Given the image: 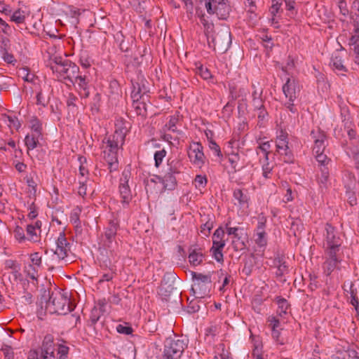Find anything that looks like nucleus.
Masks as SVG:
<instances>
[{"instance_id": "obj_35", "label": "nucleus", "mask_w": 359, "mask_h": 359, "mask_svg": "<svg viewBox=\"0 0 359 359\" xmlns=\"http://www.w3.org/2000/svg\"><path fill=\"white\" fill-rule=\"evenodd\" d=\"M26 18V13L25 11L18 9L15 11L12 15L11 14V21L16 24H22L25 22Z\"/></svg>"}, {"instance_id": "obj_16", "label": "nucleus", "mask_w": 359, "mask_h": 359, "mask_svg": "<svg viewBox=\"0 0 359 359\" xmlns=\"http://www.w3.org/2000/svg\"><path fill=\"white\" fill-rule=\"evenodd\" d=\"M300 89L298 82L294 79L288 78L285 83L283 86V92L289 101H294Z\"/></svg>"}, {"instance_id": "obj_42", "label": "nucleus", "mask_w": 359, "mask_h": 359, "mask_svg": "<svg viewBox=\"0 0 359 359\" xmlns=\"http://www.w3.org/2000/svg\"><path fill=\"white\" fill-rule=\"evenodd\" d=\"M79 161L80 162L79 172L80 177L79 180H84L86 177L88 180L89 172L88 170L83 165L84 163H86V158L83 156H79Z\"/></svg>"}, {"instance_id": "obj_28", "label": "nucleus", "mask_w": 359, "mask_h": 359, "mask_svg": "<svg viewBox=\"0 0 359 359\" xmlns=\"http://www.w3.org/2000/svg\"><path fill=\"white\" fill-rule=\"evenodd\" d=\"M159 180L163 184V187L165 189H174L177 184L175 175L171 173H168L167 172L163 175V177H159Z\"/></svg>"}, {"instance_id": "obj_49", "label": "nucleus", "mask_w": 359, "mask_h": 359, "mask_svg": "<svg viewBox=\"0 0 359 359\" xmlns=\"http://www.w3.org/2000/svg\"><path fill=\"white\" fill-rule=\"evenodd\" d=\"M231 245L233 250L236 252L241 251L245 248V243L241 239V235H238V237H233Z\"/></svg>"}, {"instance_id": "obj_14", "label": "nucleus", "mask_w": 359, "mask_h": 359, "mask_svg": "<svg viewBox=\"0 0 359 359\" xmlns=\"http://www.w3.org/2000/svg\"><path fill=\"white\" fill-rule=\"evenodd\" d=\"M204 32L207 36L208 43H212L214 46L219 43L222 37L226 40L227 46L231 42V32L228 30L217 33L215 36L214 35V25L212 22L204 27Z\"/></svg>"}, {"instance_id": "obj_37", "label": "nucleus", "mask_w": 359, "mask_h": 359, "mask_svg": "<svg viewBox=\"0 0 359 359\" xmlns=\"http://www.w3.org/2000/svg\"><path fill=\"white\" fill-rule=\"evenodd\" d=\"M3 120L4 122L8 123V126L9 128H13L16 130L20 128L21 124L18 120V118L16 116H12L7 114H3L2 115Z\"/></svg>"}, {"instance_id": "obj_63", "label": "nucleus", "mask_w": 359, "mask_h": 359, "mask_svg": "<svg viewBox=\"0 0 359 359\" xmlns=\"http://www.w3.org/2000/svg\"><path fill=\"white\" fill-rule=\"evenodd\" d=\"M252 92L251 95L252 100L262 98V88H257L255 83H252Z\"/></svg>"}, {"instance_id": "obj_41", "label": "nucleus", "mask_w": 359, "mask_h": 359, "mask_svg": "<svg viewBox=\"0 0 359 359\" xmlns=\"http://www.w3.org/2000/svg\"><path fill=\"white\" fill-rule=\"evenodd\" d=\"M30 125L33 134L41 136L42 131L41 122L37 118H33L30 121Z\"/></svg>"}, {"instance_id": "obj_5", "label": "nucleus", "mask_w": 359, "mask_h": 359, "mask_svg": "<svg viewBox=\"0 0 359 359\" xmlns=\"http://www.w3.org/2000/svg\"><path fill=\"white\" fill-rule=\"evenodd\" d=\"M323 247L326 252H339L343 243L340 232L330 224L327 223L323 233Z\"/></svg>"}, {"instance_id": "obj_33", "label": "nucleus", "mask_w": 359, "mask_h": 359, "mask_svg": "<svg viewBox=\"0 0 359 359\" xmlns=\"http://www.w3.org/2000/svg\"><path fill=\"white\" fill-rule=\"evenodd\" d=\"M40 268H35L34 265L28 264L25 266L24 272L26 276L33 281H38L39 278V269Z\"/></svg>"}, {"instance_id": "obj_15", "label": "nucleus", "mask_w": 359, "mask_h": 359, "mask_svg": "<svg viewBox=\"0 0 359 359\" xmlns=\"http://www.w3.org/2000/svg\"><path fill=\"white\" fill-rule=\"evenodd\" d=\"M310 135L314 142L313 153L324 152L327 147V138L325 133L320 129L313 130Z\"/></svg>"}, {"instance_id": "obj_2", "label": "nucleus", "mask_w": 359, "mask_h": 359, "mask_svg": "<svg viewBox=\"0 0 359 359\" xmlns=\"http://www.w3.org/2000/svg\"><path fill=\"white\" fill-rule=\"evenodd\" d=\"M55 249L51 250V258L46 262L48 270L53 271L57 266H60L62 262H67V257L71 253V244L68 242L64 231L59 233L55 241Z\"/></svg>"}, {"instance_id": "obj_6", "label": "nucleus", "mask_w": 359, "mask_h": 359, "mask_svg": "<svg viewBox=\"0 0 359 359\" xmlns=\"http://www.w3.org/2000/svg\"><path fill=\"white\" fill-rule=\"evenodd\" d=\"M194 285L191 290L197 297L203 298L209 294L211 287V274H202L197 272H191Z\"/></svg>"}, {"instance_id": "obj_20", "label": "nucleus", "mask_w": 359, "mask_h": 359, "mask_svg": "<svg viewBox=\"0 0 359 359\" xmlns=\"http://www.w3.org/2000/svg\"><path fill=\"white\" fill-rule=\"evenodd\" d=\"M233 199L236 201L234 202L236 205L240 208L247 209L249 207L250 197L247 190L241 189H236L233 192Z\"/></svg>"}, {"instance_id": "obj_34", "label": "nucleus", "mask_w": 359, "mask_h": 359, "mask_svg": "<svg viewBox=\"0 0 359 359\" xmlns=\"http://www.w3.org/2000/svg\"><path fill=\"white\" fill-rule=\"evenodd\" d=\"M345 196L346 198L347 203L351 206H354L358 203V199L356 197V191L355 189H351L350 187H346Z\"/></svg>"}, {"instance_id": "obj_26", "label": "nucleus", "mask_w": 359, "mask_h": 359, "mask_svg": "<svg viewBox=\"0 0 359 359\" xmlns=\"http://www.w3.org/2000/svg\"><path fill=\"white\" fill-rule=\"evenodd\" d=\"M259 162L262 166V176L265 179H270L272 176L274 164L269 161V158H259Z\"/></svg>"}, {"instance_id": "obj_50", "label": "nucleus", "mask_w": 359, "mask_h": 359, "mask_svg": "<svg viewBox=\"0 0 359 359\" xmlns=\"http://www.w3.org/2000/svg\"><path fill=\"white\" fill-rule=\"evenodd\" d=\"M131 177V168L130 165L125 168L121 173V177L119 180V184H128L129 180Z\"/></svg>"}, {"instance_id": "obj_23", "label": "nucleus", "mask_w": 359, "mask_h": 359, "mask_svg": "<svg viewBox=\"0 0 359 359\" xmlns=\"http://www.w3.org/2000/svg\"><path fill=\"white\" fill-rule=\"evenodd\" d=\"M337 252H334V253H332V252H327L329 257L324 262L323 269L327 275L330 274L334 271L339 263V259L337 256Z\"/></svg>"}, {"instance_id": "obj_55", "label": "nucleus", "mask_w": 359, "mask_h": 359, "mask_svg": "<svg viewBox=\"0 0 359 359\" xmlns=\"http://www.w3.org/2000/svg\"><path fill=\"white\" fill-rule=\"evenodd\" d=\"M303 229V224L299 219H296L291 223V230L293 231L294 236H297Z\"/></svg>"}, {"instance_id": "obj_46", "label": "nucleus", "mask_w": 359, "mask_h": 359, "mask_svg": "<svg viewBox=\"0 0 359 359\" xmlns=\"http://www.w3.org/2000/svg\"><path fill=\"white\" fill-rule=\"evenodd\" d=\"M257 118H258V125L259 127H262L268 121V112L265 107L262 108L260 109H257Z\"/></svg>"}, {"instance_id": "obj_51", "label": "nucleus", "mask_w": 359, "mask_h": 359, "mask_svg": "<svg viewBox=\"0 0 359 359\" xmlns=\"http://www.w3.org/2000/svg\"><path fill=\"white\" fill-rule=\"evenodd\" d=\"M254 269V261L252 258H249L246 259L244 262V266L242 269V273L245 274L246 276H249L251 275Z\"/></svg>"}, {"instance_id": "obj_62", "label": "nucleus", "mask_w": 359, "mask_h": 359, "mask_svg": "<svg viewBox=\"0 0 359 359\" xmlns=\"http://www.w3.org/2000/svg\"><path fill=\"white\" fill-rule=\"evenodd\" d=\"M208 147L212 151L213 154L219 158L222 157V151L219 146L216 143L215 141H210L208 143Z\"/></svg>"}, {"instance_id": "obj_10", "label": "nucleus", "mask_w": 359, "mask_h": 359, "mask_svg": "<svg viewBox=\"0 0 359 359\" xmlns=\"http://www.w3.org/2000/svg\"><path fill=\"white\" fill-rule=\"evenodd\" d=\"M224 231L222 227L217 229L212 235V246L210 249L212 256L218 262H224L223 248L226 245L224 240Z\"/></svg>"}, {"instance_id": "obj_32", "label": "nucleus", "mask_w": 359, "mask_h": 359, "mask_svg": "<svg viewBox=\"0 0 359 359\" xmlns=\"http://www.w3.org/2000/svg\"><path fill=\"white\" fill-rule=\"evenodd\" d=\"M271 144L269 141L259 143L256 149V153L259 158H269L270 154Z\"/></svg>"}, {"instance_id": "obj_7", "label": "nucleus", "mask_w": 359, "mask_h": 359, "mask_svg": "<svg viewBox=\"0 0 359 359\" xmlns=\"http://www.w3.org/2000/svg\"><path fill=\"white\" fill-rule=\"evenodd\" d=\"M276 154L279 155L284 163H292L294 157L292 150L288 147V134L281 130L276 138Z\"/></svg>"}, {"instance_id": "obj_24", "label": "nucleus", "mask_w": 359, "mask_h": 359, "mask_svg": "<svg viewBox=\"0 0 359 359\" xmlns=\"http://www.w3.org/2000/svg\"><path fill=\"white\" fill-rule=\"evenodd\" d=\"M204 255L201 249L190 248L188 256L189 262L192 266L200 265L203 260Z\"/></svg>"}, {"instance_id": "obj_58", "label": "nucleus", "mask_w": 359, "mask_h": 359, "mask_svg": "<svg viewBox=\"0 0 359 359\" xmlns=\"http://www.w3.org/2000/svg\"><path fill=\"white\" fill-rule=\"evenodd\" d=\"M283 0H271V6L270 8V13L273 17L280 11Z\"/></svg>"}, {"instance_id": "obj_54", "label": "nucleus", "mask_w": 359, "mask_h": 359, "mask_svg": "<svg viewBox=\"0 0 359 359\" xmlns=\"http://www.w3.org/2000/svg\"><path fill=\"white\" fill-rule=\"evenodd\" d=\"M167 151L163 149L161 150L156 151L154 153V161H155V166L159 167L162 163L163 158L166 156Z\"/></svg>"}, {"instance_id": "obj_13", "label": "nucleus", "mask_w": 359, "mask_h": 359, "mask_svg": "<svg viewBox=\"0 0 359 359\" xmlns=\"http://www.w3.org/2000/svg\"><path fill=\"white\" fill-rule=\"evenodd\" d=\"M188 156L190 161L196 167L202 168L205 162L203 147L198 142H192L189 146Z\"/></svg>"}, {"instance_id": "obj_29", "label": "nucleus", "mask_w": 359, "mask_h": 359, "mask_svg": "<svg viewBox=\"0 0 359 359\" xmlns=\"http://www.w3.org/2000/svg\"><path fill=\"white\" fill-rule=\"evenodd\" d=\"M275 300L278 304V315L280 317H284L287 314V310L290 308L288 302L285 298L281 297H276Z\"/></svg>"}, {"instance_id": "obj_8", "label": "nucleus", "mask_w": 359, "mask_h": 359, "mask_svg": "<svg viewBox=\"0 0 359 359\" xmlns=\"http://www.w3.org/2000/svg\"><path fill=\"white\" fill-rule=\"evenodd\" d=\"M187 343L180 339H167L165 344L163 356L166 359H179L185 348Z\"/></svg>"}, {"instance_id": "obj_60", "label": "nucleus", "mask_w": 359, "mask_h": 359, "mask_svg": "<svg viewBox=\"0 0 359 359\" xmlns=\"http://www.w3.org/2000/svg\"><path fill=\"white\" fill-rule=\"evenodd\" d=\"M81 212V208L79 206L74 208L70 214L69 219L72 224L78 223L80 222V214Z\"/></svg>"}, {"instance_id": "obj_30", "label": "nucleus", "mask_w": 359, "mask_h": 359, "mask_svg": "<svg viewBox=\"0 0 359 359\" xmlns=\"http://www.w3.org/2000/svg\"><path fill=\"white\" fill-rule=\"evenodd\" d=\"M119 193L123 205H128L132 199V194L129 184H119Z\"/></svg>"}, {"instance_id": "obj_11", "label": "nucleus", "mask_w": 359, "mask_h": 359, "mask_svg": "<svg viewBox=\"0 0 359 359\" xmlns=\"http://www.w3.org/2000/svg\"><path fill=\"white\" fill-rule=\"evenodd\" d=\"M119 227L118 219L113 218L109 220L108 225L104 231V247L109 251L111 256L114 254V243L116 245L115 238Z\"/></svg>"}, {"instance_id": "obj_9", "label": "nucleus", "mask_w": 359, "mask_h": 359, "mask_svg": "<svg viewBox=\"0 0 359 359\" xmlns=\"http://www.w3.org/2000/svg\"><path fill=\"white\" fill-rule=\"evenodd\" d=\"M205 6L209 14L215 13L222 20L226 19L231 11L228 0H208L205 1Z\"/></svg>"}, {"instance_id": "obj_4", "label": "nucleus", "mask_w": 359, "mask_h": 359, "mask_svg": "<svg viewBox=\"0 0 359 359\" xmlns=\"http://www.w3.org/2000/svg\"><path fill=\"white\" fill-rule=\"evenodd\" d=\"M53 72L57 73L60 76L63 77L70 82H73L74 78L80 72L79 67L72 61L61 57H55L54 64L50 65Z\"/></svg>"}, {"instance_id": "obj_22", "label": "nucleus", "mask_w": 359, "mask_h": 359, "mask_svg": "<svg viewBox=\"0 0 359 359\" xmlns=\"http://www.w3.org/2000/svg\"><path fill=\"white\" fill-rule=\"evenodd\" d=\"M273 264V266L277 269L276 271V277L279 278L280 281L285 282V279H283V277L289 272L287 263L282 257H278L274 259Z\"/></svg>"}, {"instance_id": "obj_48", "label": "nucleus", "mask_w": 359, "mask_h": 359, "mask_svg": "<svg viewBox=\"0 0 359 359\" xmlns=\"http://www.w3.org/2000/svg\"><path fill=\"white\" fill-rule=\"evenodd\" d=\"M255 242L260 248H264L267 245V234L262 233H255Z\"/></svg>"}, {"instance_id": "obj_59", "label": "nucleus", "mask_w": 359, "mask_h": 359, "mask_svg": "<svg viewBox=\"0 0 359 359\" xmlns=\"http://www.w3.org/2000/svg\"><path fill=\"white\" fill-rule=\"evenodd\" d=\"M69 348L65 345L60 344L57 349L58 359H67L68 357Z\"/></svg>"}, {"instance_id": "obj_12", "label": "nucleus", "mask_w": 359, "mask_h": 359, "mask_svg": "<svg viewBox=\"0 0 359 359\" xmlns=\"http://www.w3.org/2000/svg\"><path fill=\"white\" fill-rule=\"evenodd\" d=\"M131 82L133 86L131 92L132 99L148 97V93L149 92V83L141 74H138L137 78L133 79Z\"/></svg>"}, {"instance_id": "obj_56", "label": "nucleus", "mask_w": 359, "mask_h": 359, "mask_svg": "<svg viewBox=\"0 0 359 359\" xmlns=\"http://www.w3.org/2000/svg\"><path fill=\"white\" fill-rule=\"evenodd\" d=\"M29 257L32 262V264H29L30 265H34L35 268H41L42 264V259L39 252L31 254Z\"/></svg>"}, {"instance_id": "obj_19", "label": "nucleus", "mask_w": 359, "mask_h": 359, "mask_svg": "<svg viewBox=\"0 0 359 359\" xmlns=\"http://www.w3.org/2000/svg\"><path fill=\"white\" fill-rule=\"evenodd\" d=\"M129 123L125 121L123 118H118L115 122V131L112 135L109 137L119 141L120 142H125L126 134L128 132V125Z\"/></svg>"}, {"instance_id": "obj_47", "label": "nucleus", "mask_w": 359, "mask_h": 359, "mask_svg": "<svg viewBox=\"0 0 359 359\" xmlns=\"http://www.w3.org/2000/svg\"><path fill=\"white\" fill-rule=\"evenodd\" d=\"M314 154L319 168H321V167H327L330 160L327 157V156L324 154L323 152Z\"/></svg>"}, {"instance_id": "obj_25", "label": "nucleus", "mask_w": 359, "mask_h": 359, "mask_svg": "<svg viewBox=\"0 0 359 359\" xmlns=\"http://www.w3.org/2000/svg\"><path fill=\"white\" fill-rule=\"evenodd\" d=\"M133 100V107L134 108L136 114L139 116H147V101L148 97L144 99L137 97V99Z\"/></svg>"}, {"instance_id": "obj_21", "label": "nucleus", "mask_w": 359, "mask_h": 359, "mask_svg": "<svg viewBox=\"0 0 359 359\" xmlns=\"http://www.w3.org/2000/svg\"><path fill=\"white\" fill-rule=\"evenodd\" d=\"M319 172L316 175V181L319 185V188L323 191L327 189L330 184L329 176L330 172L328 167H321L319 168Z\"/></svg>"}, {"instance_id": "obj_44", "label": "nucleus", "mask_w": 359, "mask_h": 359, "mask_svg": "<svg viewBox=\"0 0 359 359\" xmlns=\"http://www.w3.org/2000/svg\"><path fill=\"white\" fill-rule=\"evenodd\" d=\"M41 350L54 351L53 337L51 334H46L44 337Z\"/></svg>"}, {"instance_id": "obj_45", "label": "nucleus", "mask_w": 359, "mask_h": 359, "mask_svg": "<svg viewBox=\"0 0 359 359\" xmlns=\"http://www.w3.org/2000/svg\"><path fill=\"white\" fill-rule=\"evenodd\" d=\"M207 183H208V179L205 175H197L195 177L194 184H195V187L197 189L201 190V189H204L206 187Z\"/></svg>"}, {"instance_id": "obj_40", "label": "nucleus", "mask_w": 359, "mask_h": 359, "mask_svg": "<svg viewBox=\"0 0 359 359\" xmlns=\"http://www.w3.org/2000/svg\"><path fill=\"white\" fill-rule=\"evenodd\" d=\"M79 63L84 68L91 66L92 59L86 50H81L80 53Z\"/></svg>"}, {"instance_id": "obj_27", "label": "nucleus", "mask_w": 359, "mask_h": 359, "mask_svg": "<svg viewBox=\"0 0 359 359\" xmlns=\"http://www.w3.org/2000/svg\"><path fill=\"white\" fill-rule=\"evenodd\" d=\"M340 114L344 126H353V119L348 107L344 103L339 104Z\"/></svg>"}, {"instance_id": "obj_61", "label": "nucleus", "mask_w": 359, "mask_h": 359, "mask_svg": "<svg viewBox=\"0 0 359 359\" xmlns=\"http://www.w3.org/2000/svg\"><path fill=\"white\" fill-rule=\"evenodd\" d=\"M100 316H101L100 311L97 309L94 308L93 309H92L90 316V320H89L90 325L94 326L97 323V321L100 320Z\"/></svg>"}, {"instance_id": "obj_39", "label": "nucleus", "mask_w": 359, "mask_h": 359, "mask_svg": "<svg viewBox=\"0 0 359 359\" xmlns=\"http://www.w3.org/2000/svg\"><path fill=\"white\" fill-rule=\"evenodd\" d=\"M350 303L353 306L357 315L359 316V291L357 290L351 289L350 292Z\"/></svg>"}, {"instance_id": "obj_57", "label": "nucleus", "mask_w": 359, "mask_h": 359, "mask_svg": "<svg viewBox=\"0 0 359 359\" xmlns=\"http://www.w3.org/2000/svg\"><path fill=\"white\" fill-rule=\"evenodd\" d=\"M13 233L14 237L19 243H23L26 241L27 238L25 237L24 229L21 226H17Z\"/></svg>"}, {"instance_id": "obj_53", "label": "nucleus", "mask_w": 359, "mask_h": 359, "mask_svg": "<svg viewBox=\"0 0 359 359\" xmlns=\"http://www.w3.org/2000/svg\"><path fill=\"white\" fill-rule=\"evenodd\" d=\"M332 62L334 70L338 71L339 72H346V69L345 66L343 65V62L340 57H334L332 58Z\"/></svg>"}, {"instance_id": "obj_17", "label": "nucleus", "mask_w": 359, "mask_h": 359, "mask_svg": "<svg viewBox=\"0 0 359 359\" xmlns=\"http://www.w3.org/2000/svg\"><path fill=\"white\" fill-rule=\"evenodd\" d=\"M183 117L180 114V112L176 111L173 115L169 116L167 118V122L162 127L164 131H170L177 135H182V130L178 129Z\"/></svg>"}, {"instance_id": "obj_1", "label": "nucleus", "mask_w": 359, "mask_h": 359, "mask_svg": "<svg viewBox=\"0 0 359 359\" xmlns=\"http://www.w3.org/2000/svg\"><path fill=\"white\" fill-rule=\"evenodd\" d=\"M40 304L41 309L44 307L45 311L50 314L66 315L74 310L68 293L59 290L51 293L44 291Z\"/></svg>"}, {"instance_id": "obj_43", "label": "nucleus", "mask_w": 359, "mask_h": 359, "mask_svg": "<svg viewBox=\"0 0 359 359\" xmlns=\"http://www.w3.org/2000/svg\"><path fill=\"white\" fill-rule=\"evenodd\" d=\"M27 238V239L33 242L38 241L39 234L40 233L36 231L32 224H28L26 228Z\"/></svg>"}, {"instance_id": "obj_52", "label": "nucleus", "mask_w": 359, "mask_h": 359, "mask_svg": "<svg viewBox=\"0 0 359 359\" xmlns=\"http://www.w3.org/2000/svg\"><path fill=\"white\" fill-rule=\"evenodd\" d=\"M266 225V218L264 215H260L258 217V222L255 229V233H266L265 228Z\"/></svg>"}, {"instance_id": "obj_38", "label": "nucleus", "mask_w": 359, "mask_h": 359, "mask_svg": "<svg viewBox=\"0 0 359 359\" xmlns=\"http://www.w3.org/2000/svg\"><path fill=\"white\" fill-rule=\"evenodd\" d=\"M182 168V163L179 160H172L168 163L167 172L173 175L179 174Z\"/></svg>"}, {"instance_id": "obj_36", "label": "nucleus", "mask_w": 359, "mask_h": 359, "mask_svg": "<svg viewBox=\"0 0 359 359\" xmlns=\"http://www.w3.org/2000/svg\"><path fill=\"white\" fill-rule=\"evenodd\" d=\"M39 137L40 136H36V135L34 134L26 135L25 143L28 150H32L37 147Z\"/></svg>"}, {"instance_id": "obj_31", "label": "nucleus", "mask_w": 359, "mask_h": 359, "mask_svg": "<svg viewBox=\"0 0 359 359\" xmlns=\"http://www.w3.org/2000/svg\"><path fill=\"white\" fill-rule=\"evenodd\" d=\"M230 353L224 344H219L215 346L213 359H230Z\"/></svg>"}, {"instance_id": "obj_64", "label": "nucleus", "mask_w": 359, "mask_h": 359, "mask_svg": "<svg viewBox=\"0 0 359 359\" xmlns=\"http://www.w3.org/2000/svg\"><path fill=\"white\" fill-rule=\"evenodd\" d=\"M87 181H88V180L86 177L84 180H79V187L78 189V193L82 197H83L86 195V190H87L86 182H87Z\"/></svg>"}, {"instance_id": "obj_18", "label": "nucleus", "mask_w": 359, "mask_h": 359, "mask_svg": "<svg viewBox=\"0 0 359 359\" xmlns=\"http://www.w3.org/2000/svg\"><path fill=\"white\" fill-rule=\"evenodd\" d=\"M74 85H77V90L82 98H86L90 95V79L86 75H81L80 72L74 78V81L71 82Z\"/></svg>"}, {"instance_id": "obj_3", "label": "nucleus", "mask_w": 359, "mask_h": 359, "mask_svg": "<svg viewBox=\"0 0 359 359\" xmlns=\"http://www.w3.org/2000/svg\"><path fill=\"white\" fill-rule=\"evenodd\" d=\"M106 146L103 150V158L107 162L110 172L117 171L118 169V151L122 148L124 143L108 137L102 140Z\"/></svg>"}]
</instances>
